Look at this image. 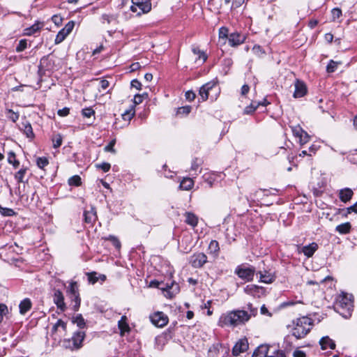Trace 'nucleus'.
I'll use <instances>...</instances> for the list:
<instances>
[{
	"instance_id": "nucleus-17",
	"label": "nucleus",
	"mask_w": 357,
	"mask_h": 357,
	"mask_svg": "<svg viewBox=\"0 0 357 357\" xmlns=\"http://www.w3.org/2000/svg\"><path fill=\"white\" fill-rule=\"evenodd\" d=\"M354 192L351 188H346L340 190L339 198L342 202H349L353 197Z\"/></svg>"
},
{
	"instance_id": "nucleus-29",
	"label": "nucleus",
	"mask_w": 357,
	"mask_h": 357,
	"mask_svg": "<svg viewBox=\"0 0 357 357\" xmlns=\"http://www.w3.org/2000/svg\"><path fill=\"white\" fill-rule=\"evenodd\" d=\"M192 52L198 56V60H202V63H204L207 59V56L204 52L201 51L198 47L192 46Z\"/></svg>"
},
{
	"instance_id": "nucleus-4",
	"label": "nucleus",
	"mask_w": 357,
	"mask_h": 357,
	"mask_svg": "<svg viewBox=\"0 0 357 357\" xmlns=\"http://www.w3.org/2000/svg\"><path fill=\"white\" fill-rule=\"evenodd\" d=\"M151 10V3L150 0H132L130 10L135 13L137 16L146 14Z\"/></svg>"
},
{
	"instance_id": "nucleus-33",
	"label": "nucleus",
	"mask_w": 357,
	"mask_h": 357,
	"mask_svg": "<svg viewBox=\"0 0 357 357\" xmlns=\"http://www.w3.org/2000/svg\"><path fill=\"white\" fill-rule=\"evenodd\" d=\"M69 296L79 294L78 284L76 282H71L67 289Z\"/></svg>"
},
{
	"instance_id": "nucleus-54",
	"label": "nucleus",
	"mask_w": 357,
	"mask_h": 357,
	"mask_svg": "<svg viewBox=\"0 0 357 357\" xmlns=\"http://www.w3.org/2000/svg\"><path fill=\"white\" fill-rule=\"evenodd\" d=\"M0 212L1 213L2 215H3L5 216H12L13 215L15 214V212L13 209L7 208H2L1 205H0Z\"/></svg>"
},
{
	"instance_id": "nucleus-50",
	"label": "nucleus",
	"mask_w": 357,
	"mask_h": 357,
	"mask_svg": "<svg viewBox=\"0 0 357 357\" xmlns=\"http://www.w3.org/2000/svg\"><path fill=\"white\" fill-rule=\"evenodd\" d=\"M27 47V42L26 40H20L17 46L16 47V52H21L24 50Z\"/></svg>"
},
{
	"instance_id": "nucleus-8",
	"label": "nucleus",
	"mask_w": 357,
	"mask_h": 357,
	"mask_svg": "<svg viewBox=\"0 0 357 357\" xmlns=\"http://www.w3.org/2000/svg\"><path fill=\"white\" fill-rule=\"evenodd\" d=\"M151 321L157 327H163L168 323V317L162 312H156L150 316Z\"/></svg>"
},
{
	"instance_id": "nucleus-21",
	"label": "nucleus",
	"mask_w": 357,
	"mask_h": 357,
	"mask_svg": "<svg viewBox=\"0 0 357 357\" xmlns=\"http://www.w3.org/2000/svg\"><path fill=\"white\" fill-rule=\"evenodd\" d=\"M259 273L260 282H261L269 284L275 280V275L267 271H259Z\"/></svg>"
},
{
	"instance_id": "nucleus-18",
	"label": "nucleus",
	"mask_w": 357,
	"mask_h": 357,
	"mask_svg": "<svg viewBox=\"0 0 357 357\" xmlns=\"http://www.w3.org/2000/svg\"><path fill=\"white\" fill-rule=\"evenodd\" d=\"M271 348L268 345H261L254 351L252 357H268Z\"/></svg>"
},
{
	"instance_id": "nucleus-2",
	"label": "nucleus",
	"mask_w": 357,
	"mask_h": 357,
	"mask_svg": "<svg viewBox=\"0 0 357 357\" xmlns=\"http://www.w3.org/2000/svg\"><path fill=\"white\" fill-rule=\"evenodd\" d=\"M312 320L307 317L297 318L292 322L291 334L296 339L303 338L311 330Z\"/></svg>"
},
{
	"instance_id": "nucleus-62",
	"label": "nucleus",
	"mask_w": 357,
	"mask_h": 357,
	"mask_svg": "<svg viewBox=\"0 0 357 357\" xmlns=\"http://www.w3.org/2000/svg\"><path fill=\"white\" fill-rule=\"evenodd\" d=\"M333 20L339 18L342 15V10L340 8H333L331 11Z\"/></svg>"
},
{
	"instance_id": "nucleus-44",
	"label": "nucleus",
	"mask_w": 357,
	"mask_h": 357,
	"mask_svg": "<svg viewBox=\"0 0 357 357\" xmlns=\"http://www.w3.org/2000/svg\"><path fill=\"white\" fill-rule=\"evenodd\" d=\"M271 349H273V351L268 357H286L285 354L282 350L277 349L273 347H271Z\"/></svg>"
},
{
	"instance_id": "nucleus-6",
	"label": "nucleus",
	"mask_w": 357,
	"mask_h": 357,
	"mask_svg": "<svg viewBox=\"0 0 357 357\" xmlns=\"http://www.w3.org/2000/svg\"><path fill=\"white\" fill-rule=\"evenodd\" d=\"M234 273L241 279L245 280L247 282H250L253 280L255 273V268L252 266L241 264L236 268Z\"/></svg>"
},
{
	"instance_id": "nucleus-53",
	"label": "nucleus",
	"mask_w": 357,
	"mask_h": 357,
	"mask_svg": "<svg viewBox=\"0 0 357 357\" xmlns=\"http://www.w3.org/2000/svg\"><path fill=\"white\" fill-rule=\"evenodd\" d=\"M305 132L299 126L292 128V132L296 137L299 138L301 135Z\"/></svg>"
},
{
	"instance_id": "nucleus-19",
	"label": "nucleus",
	"mask_w": 357,
	"mask_h": 357,
	"mask_svg": "<svg viewBox=\"0 0 357 357\" xmlns=\"http://www.w3.org/2000/svg\"><path fill=\"white\" fill-rule=\"evenodd\" d=\"M32 307V302L31 301L26 298L23 299L19 305L20 313L22 315H24L28 311H29Z\"/></svg>"
},
{
	"instance_id": "nucleus-39",
	"label": "nucleus",
	"mask_w": 357,
	"mask_h": 357,
	"mask_svg": "<svg viewBox=\"0 0 357 357\" xmlns=\"http://www.w3.org/2000/svg\"><path fill=\"white\" fill-rule=\"evenodd\" d=\"M68 184L70 185H74V186H79L82 184L81 178L78 175H75L71 176L68 179Z\"/></svg>"
},
{
	"instance_id": "nucleus-1",
	"label": "nucleus",
	"mask_w": 357,
	"mask_h": 357,
	"mask_svg": "<svg viewBox=\"0 0 357 357\" xmlns=\"http://www.w3.org/2000/svg\"><path fill=\"white\" fill-rule=\"evenodd\" d=\"M249 317L245 310H236L222 314L218 320V326L221 327H236L245 324Z\"/></svg>"
},
{
	"instance_id": "nucleus-30",
	"label": "nucleus",
	"mask_w": 357,
	"mask_h": 357,
	"mask_svg": "<svg viewBox=\"0 0 357 357\" xmlns=\"http://www.w3.org/2000/svg\"><path fill=\"white\" fill-rule=\"evenodd\" d=\"M208 250L211 254L217 256L220 250L218 242L215 240L211 241L208 245Z\"/></svg>"
},
{
	"instance_id": "nucleus-61",
	"label": "nucleus",
	"mask_w": 357,
	"mask_h": 357,
	"mask_svg": "<svg viewBox=\"0 0 357 357\" xmlns=\"http://www.w3.org/2000/svg\"><path fill=\"white\" fill-rule=\"evenodd\" d=\"M252 52L257 56H261L264 54L265 52L263 51L261 47L259 45H255L252 48Z\"/></svg>"
},
{
	"instance_id": "nucleus-20",
	"label": "nucleus",
	"mask_w": 357,
	"mask_h": 357,
	"mask_svg": "<svg viewBox=\"0 0 357 357\" xmlns=\"http://www.w3.org/2000/svg\"><path fill=\"white\" fill-rule=\"evenodd\" d=\"M318 249V245L316 243H312L302 248L301 252L307 257H312L314 252Z\"/></svg>"
},
{
	"instance_id": "nucleus-58",
	"label": "nucleus",
	"mask_w": 357,
	"mask_h": 357,
	"mask_svg": "<svg viewBox=\"0 0 357 357\" xmlns=\"http://www.w3.org/2000/svg\"><path fill=\"white\" fill-rule=\"evenodd\" d=\"M75 26V22L73 21L68 22L63 28V29L67 32V33H69L73 31Z\"/></svg>"
},
{
	"instance_id": "nucleus-56",
	"label": "nucleus",
	"mask_w": 357,
	"mask_h": 357,
	"mask_svg": "<svg viewBox=\"0 0 357 357\" xmlns=\"http://www.w3.org/2000/svg\"><path fill=\"white\" fill-rule=\"evenodd\" d=\"M107 239L112 242V243L115 246L116 248L120 249L121 243L116 236H109Z\"/></svg>"
},
{
	"instance_id": "nucleus-24",
	"label": "nucleus",
	"mask_w": 357,
	"mask_h": 357,
	"mask_svg": "<svg viewBox=\"0 0 357 357\" xmlns=\"http://www.w3.org/2000/svg\"><path fill=\"white\" fill-rule=\"evenodd\" d=\"M118 327L121 335H123L125 333L130 331V327L127 322L126 316L121 317V319L118 321Z\"/></svg>"
},
{
	"instance_id": "nucleus-14",
	"label": "nucleus",
	"mask_w": 357,
	"mask_h": 357,
	"mask_svg": "<svg viewBox=\"0 0 357 357\" xmlns=\"http://www.w3.org/2000/svg\"><path fill=\"white\" fill-rule=\"evenodd\" d=\"M84 221L86 223L93 225L97 219V215L95 208L91 207L90 210L84 211Z\"/></svg>"
},
{
	"instance_id": "nucleus-34",
	"label": "nucleus",
	"mask_w": 357,
	"mask_h": 357,
	"mask_svg": "<svg viewBox=\"0 0 357 357\" xmlns=\"http://www.w3.org/2000/svg\"><path fill=\"white\" fill-rule=\"evenodd\" d=\"M8 162L12 164L15 168H17L20 166V162L16 159L15 153L13 151L8 153Z\"/></svg>"
},
{
	"instance_id": "nucleus-32",
	"label": "nucleus",
	"mask_w": 357,
	"mask_h": 357,
	"mask_svg": "<svg viewBox=\"0 0 357 357\" xmlns=\"http://www.w3.org/2000/svg\"><path fill=\"white\" fill-rule=\"evenodd\" d=\"M247 310H245L248 315L249 320L252 317H255L258 312V307H254L252 303H248L246 307Z\"/></svg>"
},
{
	"instance_id": "nucleus-5",
	"label": "nucleus",
	"mask_w": 357,
	"mask_h": 357,
	"mask_svg": "<svg viewBox=\"0 0 357 357\" xmlns=\"http://www.w3.org/2000/svg\"><path fill=\"white\" fill-rule=\"evenodd\" d=\"M85 333L82 331L75 333L70 339L64 340L63 347L71 350L78 349L82 347Z\"/></svg>"
},
{
	"instance_id": "nucleus-9",
	"label": "nucleus",
	"mask_w": 357,
	"mask_h": 357,
	"mask_svg": "<svg viewBox=\"0 0 357 357\" xmlns=\"http://www.w3.org/2000/svg\"><path fill=\"white\" fill-rule=\"evenodd\" d=\"M294 88V97L296 98H302L307 93V86L300 79H296Z\"/></svg>"
},
{
	"instance_id": "nucleus-25",
	"label": "nucleus",
	"mask_w": 357,
	"mask_h": 357,
	"mask_svg": "<svg viewBox=\"0 0 357 357\" xmlns=\"http://www.w3.org/2000/svg\"><path fill=\"white\" fill-rule=\"evenodd\" d=\"M351 229V225L349 222L340 224L335 227V231L340 234H347L350 233Z\"/></svg>"
},
{
	"instance_id": "nucleus-11",
	"label": "nucleus",
	"mask_w": 357,
	"mask_h": 357,
	"mask_svg": "<svg viewBox=\"0 0 357 357\" xmlns=\"http://www.w3.org/2000/svg\"><path fill=\"white\" fill-rule=\"evenodd\" d=\"M248 348V342L246 339L239 340L232 349V354L235 356L245 352Z\"/></svg>"
},
{
	"instance_id": "nucleus-7",
	"label": "nucleus",
	"mask_w": 357,
	"mask_h": 357,
	"mask_svg": "<svg viewBox=\"0 0 357 357\" xmlns=\"http://www.w3.org/2000/svg\"><path fill=\"white\" fill-rule=\"evenodd\" d=\"M207 256L203 252H197L190 257V264L195 268H202L207 262Z\"/></svg>"
},
{
	"instance_id": "nucleus-43",
	"label": "nucleus",
	"mask_w": 357,
	"mask_h": 357,
	"mask_svg": "<svg viewBox=\"0 0 357 357\" xmlns=\"http://www.w3.org/2000/svg\"><path fill=\"white\" fill-rule=\"evenodd\" d=\"M73 322L74 324H76L77 326L80 328H84L85 326L84 319L81 314H78L75 317H74L73 319Z\"/></svg>"
},
{
	"instance_id": "nucleus-63",
	"label": "nucleus",
	"mask_w": 357,
	"mask_h": 357,
	"mask_svg": "<svg viewBox=\"0 0 357 357\" xmlns=\"http://www.w3.org/2000/svg\"><path fill=\"white\" fill-rule=\"evenodd\" d=\"M185 98L189 101H192L195 97L196 95L192 91H188L185 93Z\"/></svg>"
},
{
	"instance_id": "nucleus-22",
	"label": "nucleus",
	"mask_w": 357,
	"mask_h": 357,
	"mask_svg": "<svg viewBox=\"0 0 357 357\" xmlns=\"http://www.w3.org/2000/svg\"><path fill=\"white\" fill-rule=\"evenodd\" d=\"M62 331L66 333L67 330V323L61 319H58L57 321L53 325L52 328V334L55 335L57 332Z\"/></svg>"
},
{
	"instance_id": "nucleus-55",
	"label": "nucleus",
	"mask_w": 357,
	"mask_h": 357,
	"mask_svg": "<svg viewBox=\"0 0 357 357\" xmlns=\"http://www.w3.org/2000/svg\"><path fill=\"white\" fill-rule=\"evenodd\" d=\"M52 22L57 26H59L63 22V18L59 15H54L52 17Z\"/></svg>"
},
{
	"instance_id": "nucleus-46",
	"label": "nucleus",
	"mask_w": 357,
	"mask_h": 357,
	"mask_svg": "<svg viewBox=\"0 0 357 357\" xmlns=\"http://www.w3.org/2000/svg\"><path fill=\"white\" fill-rule=\"evenodd\" d=\"M26 168L20 169L15 175V179L20 183L23 182V179L26 174Z\"/></svg>"
},
{
	"instance_id": "nucleus-36",
	"label": "nucleus",
	"mask_w": 357,
	"mask_h": 357,
	"mask_svg": "<svg viewBox=\"0 0 357 357\" xmlns=\"http://www.w3.org/2000/svg\"><path fill=\"white\" fill-rule=\"evenodd\" d=\"M70 298L71 299L72 302L73 303V310L75 311H77L80 306V303H81L79 294L70 296Z\"/></svg>"
},
{
	"instance_id": "nucleus-10",
	"label": "nucleus",
	"mask_w": 357,
	"mask_h": 357,
	"mask_svg": "<svg viewBox=\"0 0 357 357\" xmlns=\"http://www.w3.org/2000/svg\"><path fill=\"white\" fill-rule=\"evenodd\" d=\"M217 85L215 82H211L204 84L199 89V95L203 101L208 99L209 93L211 91L217 88Z\"/></svg>"
},
{
	"instance_id": "nucleus-26",
	"label": "nucleus",
	"mask_w": 357,
	"mask_h": 357,
	"mask_svg": "<svg viewBox=\"0 0 357 357\" xmlns=\"http://www.w3.org/2000/svg\"><path fill=\"white\" fill-rule=\"evenodd\" d=\"M221 348L222 344L220 343H214L208 350V357H218Z\"/></svg>"
},
{
	"instance_id": "nucleus-12",
	"label": "nucleus",
	"mask_w": 357,
	"mask_h": 357,
	"mask_svg": "<svg viewBox=\"0 0 357 357\" xmlns=\"http://www.w3.org/2000/svg\"><path fill=\"white\" fill-rule=\"evenodd\" d=\"M245 40V36L239 33L234 32L229 36V43L231 47H236L243 44Z\"/></svg>"
},
{
	"instance_id": "nucleus-35",
	"label": "nucleus",
	"mask_w": 357,
	"mask_h": 357,
	"mask_svg": "<svg viewBox=\"0 0 357 357\" xmlns=\"http://www.w3.org/2000/svg\"><path fill=\"white\" fill-rule=\"evenodd\" d=\"M218 34H219V39H220V40H224L223 43H225V40L227 39L229 40V30H228V29L227 27H225V26L220 27V29H219Z\"/></svg>"
},
{
	"instance_id": "nucleus-51",
	"label": "nucleus",
	"mask_w": 357,
	"mask_h": 357,
	"mask_svg": "<svg viewBox=\"0 0 357 357\" xmlns=\"http://www.w3.org/2000/svg\"><path fill=\"white\" fill-rule=\"evenodd\" d=\"M96 168L102 169L104 172H107L111 168V165L108 162H102L101 164H96Z\"/></svg>"
},
{
	"instance_id": "nucleus-13",
	"label": "nucleus",
	"mask_w": 357,
	"mask_h": 357,
	"mask_svg": "<svg viewBox=\"0 0 357 357\" xmlns=\"http://www.w3.org/2000/svg\"><path fill=\"white\" fill-rule=\"evenodd\" d=\"M53 300L54 303L56 304L59 309H60L62 312L65 311L66 306L64 303V297L60 290H54Z\"/></svg>"
},
{
	"instance_id": "nucleus-45",
	"label": "nucleus",
	"mask_w": 357,
	"mask_h": 357,
	"mask_svg": "<svg viewBox=\"0 0 357 357\" xmlns=\"http://www.w3.org/2000/svg\"><path fill=\"white\" fill-rule=\"evenodd\" d=\"M36 164L39 168L43 169L45 167H46L49 164V162L46 158L40 157V158H37Z\"/></svg>"
},
{
	"instance_id": "nucleus-38",
	"label": "nucleus",
	"mask_w": 357,
	"mask_h": 357,
	"mask_svg": "<svg viewBox=\"0 0 357 357\" xmlns=\"http://www.w3.org/2000/svg\"><path fill=\"white\" fill-rule=\"evenodd\" d=\"M340 63L341 62L331 60L326 66L327 73H331L335 72L337 70L338 65H340Z\"/></svg>"
},
{
	"instance_id": "nucleus-16",
	"label": "nucleus",
	"mask_w": 357,
	"mask_h": 357,
	"mask_svg": "<svg viewBox=\"0 0 357 357\" xmlns=\"http://www.w3.org/2000/svg\"><path fill=\"white\" fill-rule=\"evenodd\" d=\"M319 344L322 350H326L327 349H334L335 348V342L328 336L323 337L319 340Z\"/></svg>"
},
{
	"instance_id": "nucleus-59",
	"label": "nucleus",
	"mask_w": 357,
	"mask_h": 357,
	"mask_svg": "<svg viewBox=\"0 0 357 357\" xmlns=\"http://www.w3.org/2000/svg\"><path fill=\"white\" fill-rule=\"evenodd\" d=\"M202 164L201 160L198 158H195L192 160V165H191V169L194 171H197L199 167H200Z\"/></svg>"
},
{
	"instance_id": "nucleus-31",
	"label": "nucleus",
	"mask_w": 357,
	"mask_h": 357,
	"mask_svg": "<svg viewBox=\"0 0 357 357\" xmlns=\"http://www.w3.org/2000/svg\"><path fill=\"white\" fill-rule=\"evenodd\" d=\"M266 105V102H258V103H255V102H251V104L248 106H247L245 109H244V113L246 114H250L252 113H253L256 109L257 108L259 107V105Z\"/></svg>"
},
{
	"instance_id": "nucleus-64",
	"label": "nucleus",
	"mask_w": 357,
	"mask_h": 357,
	"mask_svg": "<svg viewBox=\"0 0 357 357\" xmlns=\"http://www.w3.org/2000/svg\"><path fill=\"white\" fill-rule=\"evenodd\" d=\"M347 212L349 214L353 212L357 213V202L354 205L347 208Z\"/></svg>"
},
{
	"instance_id": "nucleus-37",
	"label": "nucleus",
	"mask_w": 357,
	"mask_h": 357,
	"mask_svg": "<svg viewBox=\"0 0 357 357\" xmlns=\"http://www.w3.org/2000/svg\"><path fill=\"white\" fill-rule=\"evenodd\" d=\"M69 35V33H67V32H66L63 29L61 30H60L59 31V33H57V35L56 36V38H55V43L56 44H59L61 43V42H63L66 38Z\"/></svg>"
},
{
	"instance_id": "nucleus-49",
	"label": "nucleus",
	"mask_w": 357,
	"mask_h": 357,
	"mask_svg": "<svg viewBox=\"0 0 357 357\" xmlns=\"http://www.w3.org/2000/svg\"><path fill=\"white\" fill-rule=\"evenodd\" d=\"M190 106H184L179 107L177 111L178 115H188L191 112Z\"/></svg>"
},
{
	"instance_id": "nucleus-52",
	"label": "nucleus",
	"mask_w": 357,
	"mask_h": 357,
	"mask_svg": "<svg viewBox=\"0 0 357 357\" xmlns=\"http://www.w3.org/2000/svg\"><path fill=\"white\" fill-rule=\"evenodd\" d=\"M116 144V139H112L108 145H107L105 147V151L106 152H111V153H116V151L115 149H114V146Z\"/></svg>"
},
{
	"instance_id": "nucleus-57",
	"label": "nucleus",
	"mask_w": 357,
	"mask_h": 357,
	"mask_svg": "<svg viewBox=\"0 0 357 357\" xmlns=\"http://www.w3.org/2000/svg\"><path fill=\"white\" fill-rule=\"evenodd\" d=\"M310 139V135L305 131L299 137L301 144H306Z\"/></svg>"
},
{
	"instance_id": "nucleus-60",
	"label": "nucleus",
	"mask_w": 357,
	"mask_h": 357,
	"mask_svg": "<svg viewBox=\"0 0 357 357\" xmlns=\"http://www.w3.org/2000/svg\"><path fill=\"white\" fill-rule=\"evenodd\" d=\"M244 3L245 0H234L231 6V9L238 8L241 7Z\"/></svg>"
},
{
	"instance_id": "nucleus-15",
	"label": "nucleus",
	"mask_w": 357,
	"mask_h": 357,
	"mask_svg": "<svg viewBox=\"0 0 357 357\" xmlns=\"http://www.w3.org/2000/svg\"><path fill=\"white\" fill-rule=\"evenodd\" d=\"M20 129L24 132V135H26L28 138L32 139L34 137L32 126L29 121H22L20 126Z\"/></svg>"
},
{
	"instance_id": "nucleus-28",
	"label": "nucleus",
	"mask_w": 357,
	"mask_h": 357,
	"mask_svg": "<svg viewBox=\"0 0 357 357\" xmlns=\"http://www.w3.org/2000/svg\"><path fill=\"white\" fill-rule=\"evenodd\" d=\"M185 222L195 227V226H197V223H198V218L192 213H190V212H186L185 213Z\"/></svg>"
},
{
	"instance_id": "nucleus-23",
	"label": "nucleus",
	"mask_w": 357,
	"mask_h": 357,
	"mask_svg": "<svg viewBox=\"0 0 357 357\" xmlns=\"http://www.w3.org/2000/svg\"><path fill=\"white\" fill-rule=\"evenodd\" d=\"M43 26V23L40 22H36L30 27H28L24 29V35L26 36H31L39 31Z\"/></svg>"
},
{
	"instance_id": "nucleus-27",
	"label": "nucleus",
	"mask_w": 357,
	"mask_h": 357,
	"mask_svg": "<svg viewBox=\"0 0 357 357\" xmlns=\"http://www.w3.org/2000/svg\"><path fill=\"white\" fill-rule=\"evenodd\" d=\"M194 186V181L188 177L184 178L180 183L179 188L183 190H189Z\"/></svg>"
},
{
	"instance_id": "nucleus-3",
	"label": "nucleus",
	"mask_w": 357,
	"mask_h": 357,
	"mask_svg": "<svg viewBox=\"0 0 357 357\" xmlns=\"http://www.w3.org/2000/svg\"><path fill=\"white\" fill-rule=\"evenodd\" d=\"M353 307V296L351 294L342 293L338 296L335 309L343 317L348 318L351 317Z\"/></svg>"
},
{
	"instance_id": "nucleus-42",
	"label": "nucleus",
	"mask_w": 357,
	"mask_h": 357,
	"mask_svg": "<svg viewBox=\"0 0 357 357\" xmlns=\"http://www.w3.org/2000/svg\"><path fill=\"white\" fill-rule=\"evenodd\" d=\"M135 113L134 107H132L129 110L122 114V118L125 121H130L135 116Z\"/></svg>"
},
{
	"instance_id": "nucleus-48",
	"label": "nucleus",
	"mask_w": 357,
	"mask_h": 357,
	"mask_svg": "<svg viewBox=\"0 0 357 357\" xmlns=\"http://www.w3.org/2000/svg\"><path fill=\"white\" fill-rule=\"evenodd\" d=\"M7 117L10 119L12 121L15 122L19 119V114L17 113L14 112L11 109H8L6 112Z\"/></svg>"
},
{
	"instance_id": "nucleus-47",
	"label": "nucleus",
	"mask_w": 357,
	"mask_h": 357,
	"mask_svg": "<svg viewBox=\"0 0 357 357\" xmlns=\"http://www.w3.org/2000/svg\"><path fill=\"white\" fill-rule=\"evenodd\" d=\"M82 114L86 118H90L95 115V111L91 107L84 108L82 110Z\"/></svg>"
},
{
	"instance_id": "nucleus-40",
	"label": "nucleus",
	"mask_w": 357,
	"mask_h": 357,
	"mask_svg": "<svg viewBox=\"0 0 357 357\" xmlns=\"http://www.w3.org/2000/svg\"><path fill=\"white\" fill-rule=\"evenodd\" d=\"M260 289L261 288L257 285L250 284L246 286V287L245 288V291L247 294L254 295L257 292H259Z\"/></svg>"
},
{
	"instance_id": "nucleus-41",
	"label": "nucleus",
	"mask_w": 357,
	"mask_h": 357,
	"mask_svg": "<svg viewBox=\"0 0 357 357\" xmlns=\"http://www.w3.org/2000/svg\"><path fill=\"white\" fill-rule=\"evenodd\" d=\"M63 137L60 134L55 135L52 138L53 147L57 149L61 146Z\"/></svg>"
}]
</instances>
